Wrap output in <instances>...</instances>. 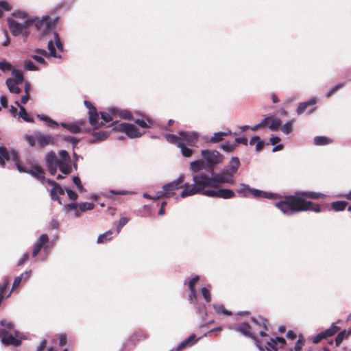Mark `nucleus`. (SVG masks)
Here are the masks:
<instances>
[{
	"label": "nucleus",
	"instance_id": "obj_61",
	"mask_svg": "<svg viewBox=\"0 0 351 351\" xmlns=\"http://www.w3.org/2000/svg\"><path fill=\"white\" fill-rule=\"evenodd\" d=\"M10 285V279L8 277L3 278L2 281L0 282V291L3 293L5 291L8 285Z\"/></svg>",
	"mask_w": 351,
	"mask_h": 351
},
{
	"label": "nucleus",
	"instance_id": "obj_31",
	"mask_svg": "<svg viewBox=\"0 0 351 351\" xmlns=\"http://www.w3.org/2000/svg\"><path fill=\"white\" fill-rule=\"evenodd\" d=\"M313 143L315 145L322 146L330 144L332 143V140L326 136H317L314 138Z\"/></svg>",
	"mask_w": 351,
	"mask_h": 351
},
{
	"label": "nucleus",
	"instance_id": "obj_27",
	"mask_svg": "<svg viewBox=\"0 0 351 351\" xmlns=\"http://www.w3.org/2000/svg\"><path fill=\"white\" fill-rule=\"evenodd\" d=\"M204 161L196 160L191 162L190 169L195 174L200 173L199 171L204 168Z\"/></svg>",
	"mask_w": 351,
	"mask_h": 351
},
{
	"label": "nucleus",
	"instance_id": "obj_9",
	"mask_svg": "<svg viewBox=\"0 0 351 351\" xmlns=\"http://www.w3.org/2000/svg\"><path fill=\"white\" fill-rule=\"evenodd\" d=\"M1 341L5 346H19L21 344L24 336L17 330H14V335L6 329H0Z\"/></svg>",
	"mask_w": 351,
	"mask_h": 351
},
{
	"label": "nucleus",
	"instance_id": "obj_10",
	"mask_svg": "<svg viewBox=\"0 0 351 351\" xmlns=\"http://www.w3.org/2000/svg\"><path fill=\"white\" fill-rule=\"evenodd\" d=\"M113 129L123 132L130 138H135L141 136L144 132H141L138 128L132 123L112 122L110 124Z\"/></svg>",
	"mask_w": 351,
	"mask_h": 351
},
{
	"label": "nucleus",
	"instance_id": "obj_33",
	"mask_svg": "<svg viewBox=\"0 0 351 351\" xmlns=\"http://www.w3.org/2000/svg\"><path fill=\"white\" fill-rule=\"evenodd\" d=\"M228 134H231V132L228 131L226 132H215L210 139V142L213 143H219L224 139V136Z\"/></svg>",
	"mask_w": 351,
	"mask_h": 351
},
{
	"label": "nucleus",
	"instance_id": "obj_15",
	"mask_svg": "<svg viewBox=\"0 0 351 351\" xmlns=\"http://www.w3.org/2000/svg\"><path fill=\"white\" fill-rule=\"evenodd\" d=\"M49 242V237L46 234H41L36 241L33 245L32 255L33 257H36L42 248H44L45 251L47 250V247L45 245Z\"/></svg>",
	"mask_w": 351,
	"mask_h": 351
},
{
	"label": "nucleus",
	"instance_id": "obj_21",
	"mask_svg": "<svg viewBox=\"0 0 351 351\" xmlns=\"http://www.w3.org/2000/svg\"><path fill=\"white\" fill-rule=\"evenodd\" d=\"M31 273V270L25 271V272L22 273L20 276L15 277L12 284V289L10 290V293L5 296V298H7L10 297L12 291L21 284L23 280H27L30 277Z\"/></svg>",
	"mask_w": 351,
	"mask_h": 351
},
{
	"label": "nucleus",
	"instance_id": "obj_3",
	"mask_svg": "<svg viewBox=\"0 0 351 351\" xmlns=\"http://www.w3.org/2000/svg\"><path fill=\"white\" fill-rule=\"evenodd\" d=\"M241 165L239 158L236 156L231 158L228 165L225 166L219 173H215L217 181H219L220 186L224 184L233 185L235 183L234 175L238 171Z\"/></svg>",
	"mask_w": 351,
	"mask_h": 351
},
{
	"label": "nucleus",
	"instance_id": "obj_16",
	"mask_svg": "<svg viewBox=\"0 0 351 351\" xmlns=\"http://www.w3.org/2000/svg\"><path fill=\"white\" fill-rule=\"evenodd\" d=\"M178 135L180 136V141L184 143V145L187 144L189 145L195 143L199 137L198 133L195 132L180 131Z\"/></svg>",
	"mask_w": 351,
	"mask_h": 351
},
{
	"label": "nucleus",
	"instance_id": "obj_47",
	"mask_svg": "<svg viewBox=\"0 0 351 351\" xmlns=\"http://www.w3.org/2000/svg\"><path fill=\"white\" fill-rule=\"evenodd\" d=\"M58 161L69 162L72 160L67 151L61 149L58 152Z\"/></svg>",
	"mask_w": 351,
	"mask_h": 351
},
{
	"label": "nucleus",
	"instance_id": "obj_28",
	"mask_svg": "<svg viewBox=\"0 0 351 351\" xmlns=\"http://www.w3.org/2000/svg\"><path fill=\"white\" fill-rule=\"evenodd\" d=\"M51 34L53 35V38H51L50 40L53 41L54 47H56L60 52H63L64 45L60 40L59 34L56 31H53Z\"/></svg>",
	"mask_w": 351,
	"mask_h": 351
},
{
	"label": "nucleus",
	"instance_id": "obj_62",
	"mask_svg": "<svg viewBox=\"0 0 351 351\" xmlns=\"http://www.w3.org/2000/svg\"><path fill=\"white\" fill-rule=\"evenodd\" d=\"M12 69V65L8 62L5 60H3L0 62V69L3 71H10Z\"/></svg>",
	"mask_w": 351,
	"mask_h": 351
},
{
	"label": "nucleus",
	"instance_id": "obj_25",
	"mask_svg": "<svg viewBox=\"0 0 351 351\" xmlns=\"http://www.w3.org/2000/svg\"><path fill=\"white\" fill-rule=\"evenodd\" d=\"M217 189V197L223 198L225 199L232 198L235 196V193L229 189Z\"/></svg>",
	"mask_w": 351,
	"mask_h": 351
},
{
	"label": "nucleus",
	"instance_id": "obj_45",
	"mask_svg": "<svg viewBox=\"0 0 351 351\" xmlns=\"http://www.w3.org/2000/svg\"><path fill=\"white\" fill-rule=\"evenodd\" d=\"M79 209L81 212L93 210L95 204L92 202H81L78 204Z\"/></svg>",
	"mask_w": 351,
	"mask_h": 351
},
{
	"label": "nucleus",
	"instance_id": "obj_22",
	"mask_svg": "<svg viewBox=\"0 0 351 351\" xmlns=\"http://www.w3.org/2000/svg\"><path fill=\"white\" fill-rule=\"evenodd\" d=\"M64 190L60 184H58L55 187H52L50 190V196L51 198L54 201H58L59 204H62L61 199L59 195H62L64 194Z\"/></svg>",
	"mask_w": 351,
	"mask_h": 351
},
{
	"label": "nucleus",
	"instance_id": "obj_34",
	"mask_svg": "<svg viewBox=\"0 0 351 351\" xmlns=\"http://www.w3.org/2000/svg\"><path fill=\"white\" fill-rule=\"evenodd\" d=\"M15 104L19 107V117H21L25 121L28 123L34 122V119L31 117L27 113L25 108L21 106H20L19 101H16Z\"/></svg>",
	"mask_w": 351,
	"mask_h": 351
},
{
	"label": "nucleus",
	"instance_id": "obj_52",
	"mask_svg": "<svg viewBox=\"0 0 351 351\" xmlns=\"http://www.w3.org/2000/svg\"><path fill=\"white\" fill-rule=\"evenodd\" d=\"M348 331L346 330H343L340 331L338 335H337L335 338V343L337 346L340 345L343 339L348 337L349 335H347Z\"/></svg>",
	"mask_w": 351,
	"mask_h": 351
},
{
	"label": "nucleus",
	"instance_id": "obj_60",
	"mask_svg": "<svg viewBox=\"0 0 351 351\" xmlns=\"http://www.w3.org/2000/svg\"><path fill=\"white\" fill-rule=\"evenodd\" d=\"M25 138L27 143L29 145V146L33 147L35 145L36 142H37L36 133L35 134V135L26 134Z\"/></svg>",
	"mask_w": 351,
	"mask_h": 351
},
{
	"label": "nucleus",
	"instance_id": "obj_36",
	"mask_svg": "<svg viewBox=\"0 0 351 351\" xmlns=\"http://www.w3.org/2000/svg\"><path fill=\"white\" fill-rule=\"evenodd\" d=\"M348 205L346 201H336L331 204L332 209L336 212L344 210Z\"/></svg>",
	"mask_w": 351,
	"mask_h": 351
},
{
	"label": "nucleus",
	"instance_id": "obj_24",
	"mask_svg": "<svg viewBox=\"0 0 351 351\" xmlns=\"http://www.w3.org/2000/svg\"><path fill=\"white\" fill-rule=\"evenodd\" d=\"M58 169L64 174L69 175L72 171V160L69 162L58 161Z\"/></svg>",
	"mask_w": 351,
	"mask_h": 351
},
{
	"label": "nucleus",
	"instance_id": "obj_49",
	"mask_svg": "<svg viewBox=\"0 0 351 351\" xmlns=\"http://www.w3.org/2000/svg\"><path fill=\"white\" fill-rule=\"evenodd\" d=\"M345 86L344 82H340L335 85V86L332 87L326 93V97H330L333 94H335L337 90H339L340 88H343Z\"/></svg>",
	"mask_w": 351,
	"mask_h": 351
},
{
	"label": "nucleus",
	"instance_id": "obj_50",
	"mask_svg": "<svg viewBox=\"0 0 351 351\" xmlns=\"http://www.w3.org/2000/svg\"><path fill=\"white\" fill-rule=\"evenodd\" d=\"M24 69L26 71H38V67L36 66L34 63L30 60H25L24 61Z\"/></svg>",
	"mask_w": 351,
	"mask_h": 351
},
{
	"label": "nucleus",
	"instance_id": "obj_42",
	"mask_svg": "<svg viewBox=\"0 0 351 351\" xmlns=\"http://www.w3.org/2000/svg\"><path fill=\"white\" fill-rule=\"evenodd\" d=\"M62 138L64 141L71 142L73 150L77 147L80 141L79 138L71 136H63Z\"/></svg>",
	"mask_w": 351,
	"mask_h": 351
},
{
	"label": "nucleus",
	"instance_id": "obj_17",
	"mask_svg": "<svg viewBox=\"0 0 351 351\" xmlns=\"http://www.w3.org/2000/svg\"><path fill=\"white\" fill-rule=\"evenodd\" d=\"M249 192L252 193L254 197L255 198H265L269 199H277L280 197V196L277 193H269L263 191L261 190L256 189L250 188Z\"/></svg>",
	"mask_w": 351,
	"mask_h": 351
},
{
	"label": "nucleus",
	"instance_id": "obj_38",
	"mask_svg": "<svg viewBox=\"0 0 351 351\" xmlns=\"http://www.w3.org/2000/svg\"><path fill=\"white\" fill-rule=\"evenodd\" d=\"M293 123L294 120H289L287 121L280 128V130L285 134H290L293 130Z\"/></svg>",
	"mask_w": 351,
	"mask_h": 351
},
{
	"label": "nucleus",
	"instance_id": "obj_53",
	"mask_svg": "<svg viewBox=\"0 0 351 351\" xmlns=\"http://www.w3.org/2000/svg\"><path fill=\"white\" fill-rule=\"evenodd\" d=\"M37 117L39 118L40 120L48 123V124L49 125H57V126L59 125V123L57 121L51 119L48 116L43 115V114H38Z\"/></svg>",
	"mask_w": 351,
	"mask_h": 351
},
{
	"label": "nucleus",
	"instance_id": "obj_43",
	"mask_svg": "<svg viewBox=\"0 0 351 351\" xmlns=\"http://www.w3.org/2000/svg\"><path fill=\"white\" fill-rule=\"evenodd\" d=\"M12 75L14 77V80L17 84H22L23 81V74L19 69H13L12 71Z\"/></svg>",
	"mask_w": 351,
	"mask_h": 351
},
{
	"label": "nucleus",
	"instance_id": "obj_13",
	"mask_svg": "<svg viewBox=\"0 0 351 351\" xmlns=\"http://www.w3.org/2000/svg\"><path fill=\"white\" fill-rule=\"evenodd\" d=\"M34 24L37 30L40 31L43 36L49 34L51 31L53 21L49 16H43L42 18H34Z\"/></svg>",
	"mask_w": 351,
	"mask_h": 351
},
{
	"label": "nucleus",
	"instance_id": "obj_59",
	"mask_svg": "<svg viewBox=\"0 0 351 351\" xmlns=\"http://www.w3.org/2000/svg\"><path fill=\"white\" fill-rule=\"evenodd\" d=\"M0 325L3 327L2 329H6L8 331H10L12 329L13 324L11 322L6 320V319H2L0 321Z\"/></svg>",
	"mask_w": 351,
	"mask_h": 351
},
{
	"label": "nucleus",
	"instance_id": "obj_32",
	"mask_svg": "<svg viewBox=\"0 0 351 351\" xmlns=\"http://www.w3.org/2000/svg\"><path fill=\"white\" fill-rule=\"evenodd\" d=\"M316 103V99L312 98L307 101L300 103L296 110L298 114L303 113L305 110L311 105H314Z\"/></svg>",
	"mask_w": 351,
	"mask_h": 351
},
{
	"label": "nucleus",
	"instance_id": "obj_40",
	"mask_svg": "<svg viewBox=\"0 0 351 351\" xmlns=\"http://www.w3.org/2000/svg\"><path fill=\"white\" fill-rule=\"evenodd\" d=\"M112 230H110L104 234H100L97 238V243H101L106 241H110L112 239Z\"/></svg>",
	"mask_w": 351,
	"mask_h": 351
},
{
	"label": "nucleus",
	"instance_id": "obj_29",
	"mask_svg": "<svg viewBox=\"0 0 351 351\" xmlns=\"http://www.w3.org/2000/svg\"><path fill=\"white\" fill-rule=\"evenodd\" d=\"M46 166L58 165V158L53 151H50L45 156Z\"/></svg>",
	"mask_w": 351,
	"mask_h": 351
},
{
	"label": "nucleus",
	"instance_id": "obj_46",
	"mask_svg": "<svg viewBox=\"0 0 351 351\" xmlns=\"http://www.w3.org/2000/svg\"><path fill=\"white\" fill-rule=\"evenodd\" d=\"M196 309V313L200 316L206 315V306L204 304H198L197 302L193 303Z\"/></svg>",
	"mask_w": 351,
	"mask_h": 351
},
{
	"label": "nucleus",
	"instance_id": "obj_41",
	"mask_svg": "<svg viewBox=\"0 0 351 351\" xmlns=\"http://www.w3.org/2000/svg\"><path fill=\"white\" fill-rule=\"evenodd\" d=\"M249 190H250V187L249 185H247L245 184H241L239 189H237V193L240 195H241L244 197H248V193Z\"/></svg>",
	"mask_w": 351,
	"mask_h": 351
},
{
	"label": "nucleus",
	"instance_id": "obj_48",
	"mask_svg": "<svg viewBox=\"0 0 351 351\" xmlns=\"http://www.w3.org/2000/svg\"><path fill=\"white\" fill-rule=\"evenodd\" d=\"M221 149L227 152H232L236 147V144L234 143H230V141H227L221 145Z\"/></svg>",
	"mask_w": 351,
	"mask_h": 351
},
{
	"label": "nucleus",
	"instance_id": "obj_12",
	"mask_svg": "<svg viewBox=\"0 0 351 351\" xmlns=\"http://www.w3.org/2000/svg\"><path fill=\"white\" fill-rule=\"evenodd\" d=\"M185 176L184 175H180V176L162 186V189L165 193L167 197H169L176 194V191L180 189L185 188L187 183L184 182Z\"/></svg>",
	"mask_w": 351,
	"mask_h": 351
},
{
	"label": "nucleus",
	"instance_id": "obj_4",
	"mask_svg": "<svg viewBox=\"0 0 351 351\" xmlns=\"http://www.w3.org/2000/svg\"><path fill=\"white\" fill-rule=\"evenodd\" d=\"M84 104L88 109V121L94 130L98 129L101 125H105L112 121L116 117L108 110V112H101V121L99 122V113L93 104L87 100L84 101Z\"/></svg>",
	"mask_w": 351,
	"mask_h": 351
},
{
	"label": "nucleus",
	"instance_id": "obj_7",
	"mask_svg": "<svg viewBox=\"0 0 351 351\" xmlns=\"http://www.w3.org/2000/svg\"><path fill=\"white\" fill-rule=\"evenodd\" d=\"M33 24L34 19L32 17L27 18L23 23L11 18L8 19V25L12 34L15 36L21 35L24 42L27 41L30 33L29 28Z\"/></svg>",
	"mask_w": 351,
	"mask_h": 351
},
{
	"label": "nucleus",
	"instance_id": "obj_1",
	"mask_svg": "<svg viewBox=\"0 0 351 351\" xmlns=\"http://www.w3.org/2000/svg\"><path fill=\"white\" fill-rule=\"evenodd\" d=\"M8 160L14 161L16 168L19 172L29 173L44 183L45 180V172L33 159H29L27 161V163L29 165V168L24 167L19 162V154L16 149L12 148L7 149L3 145H0V166L4 167L5 161Z\"/></svg>",
	"mask_w": 351,
	"mask_h": 351
},
{
	"label": "nucleus",
	"instance_id": "obj_55",
	"mask_svg": "<svg viewBox=\"0 0 351 351\" xmlns=\"http://www.w3.org/2000/svg\"><path fill=\"white\" fill-rule=\"evenodd\" d=\"M128 221L129 219L127 217H123L120 218L117 226L116 234H118L120 232L121 228L128 222Z\"/></svg>",
	"mask_w": 351,
	"mask_h": 351
},
{
	"label": "nucleus",
	"instance_id": "obj_19",
	"mask_svg": "<svg viewBox=\"0 0 351 351\" xmlns=\"http://www.w3.org/2000/svg\"><path fill=\"white\" fill-rule=\"evenodd\" d=\"M37 143L40 147H43L48 145H53L55 138L49 134L36 132Z\"/></svg>",
	"mask_w": 351,
	"mask_h": 351
},
{
	"label": "nucleus",
	"instance_id": "obj_44",
	"mask_svg": "<svg viewBox=\"0 0 351 351\" xmlns=\"http://www.w3.org/2000/svg\"><path fill=\"white\" fill-rule=\"evenodd\" d=\"M134 123L143 128H149L150 125L148 123L152 124V121L149 118H147L146 121L144 119H136L134 120Z\"/></svg>",
	"mask_w": 351,
	"mask_h": 351
},
{
	"label": "nucleus",
	"instance_id": "obj_54",
	"mask_svg": "<svg viewBox=\"0 0 351 351\" xmlns=\"http://www.w3.org/2000/svg\"><path fill=\"white\" fill-rule=\"evenodd\" d=\"M280 124L281 120L278 118H275L272 120L268 128L270 130L276 131L279 129Z\"/></svg>",
	"mask_w": 351,
	"mask_h": 351
},
{
	"label": "nucleus",
	"instance_id": "obj_57",
	"mask_svg": "<svg viewBox=\"0 0 351 351\" xmlns=\"http://www.w3.org/2000/svg\"><path fill=\"white\" fill-rule=\"evenodd\" d=\"M201 292L205 301L206 302H210L211 301V295L209 289L206 287H202L201 289Z\"/></svg>",
	"mask_w": 351,
	"mask_h": 351
},
{
	"label": "nucleus",
	"instance_id": "obj_11",
	"mask_svg": "<svg viewBox=\"0 0 351 351\" xmlns=\"http://www.w3.org/2000/svg\"><path fill=\"white\" fill-rule=\"evenodd\" d=\"M230 328L240 332L245 336L249 337L254 341L255 345L261 351L263 350V346H262L261 341L256 337L252 331V327L248 323L243 322L236 324L232 327H230Z\"/></svg>",
	"mask_w": 351,
	"mask_h": 351
},
{
	"label": "nucleus",
	"instance_id": "obj_30",
	"mask_svg": "<svg viewBox=\"0 0 351 351\" xmlns=\"http://www.w3.org/2000/svg\"><path fill=\"white\" fill-rule=\"evenodd\" d=\"M60 125L72 134H78L81 132L80 127L74 123L62 122Z\"/></svg>",
	"mask_w": 351,
	"mask_h": 351
},
{
	"label": "nucleus",
	"instance_id": "obj_23",
	"mask_svg": "<svg viewBox=\"0 0 351 351\" xmlns=\"http://www.w3.org/2000/svg\"><path fill=\"white\" fill-rule=\"evenodd\" d=\"M262 346H263V350H266L267 351H276L279 348H281L280 346H278L276 342L274 341V338H269L268 340H266L265 343L261 341Z\"/></svg>",
	"mask_w": 351,
	"mask_h": 351
},
{
	"label": "nucleus",
	"instance_id": "obj_18",
	"mask_svg": "<svg viewBox=\"0 0 351 351\" xmlns=\"http://www.w3.org/2000/svg\"><path fill=\"white\" fill-rule=\"evenodd\" d=\"M251 320L252 324L257 328H262V330L259 331V335L262 337H267V334L265 332V330H267V320L265 318L261 317H258V318L252 317H251Z\"/></svg>",
	"mask_w": 351,
	"mask_h": 351
},
{
	"label": "nucleus",
	"instance_id": "obj_35",
	"mask_svg": "<svg viewBox=\"0 0 351 351\" xmlns=\"http://www.w3.org/2000/svg\"><path fill=\"white\" fill-rule=\"evenodd\" d=\"M339 330L340 328L336 326L335 323H333L329 328L322 331V335H324V338L326 339L333 336L335 334L339 332Z\"/></svg>",
	"mask_w": 351,
	"mask_h": 351
},
{
	"label": "nucleus",
	"instance_id": "obj_14",
	"mask_svg": "<svg viewBox=\"0 0 351 351\" xmlns=\"http://www.w3.org/2000/svg\"><path fill=\"white\" fill-rule=\"evenodd\" d=\"M47 48L49 50V52H47L45 49H39V48H35L34 49V51L40 56H42L43 57L49 58V57H53L56 58L61 59L62 57L60 54L58 53L56 51V49H55L53 46V41L52 40H49L47 42Z\"/></svg>",
	"mask_w": 351,
	"mask_h": 351
},
{
	"label": "nucleus",
	"instance_id": "obj_56",
	"mask_svg": "<svg viewBox=\"0 0 351 351\" xmlns=\"http://www.w3.org/2000/svg\"><path fill=\"white\" fill-rule=\"evenodd\" d=\"M73 182L81 193L86 191V189L82 184L81 180L78 176L73 177Z\"/></svg>",
	"mask_w": 351,
	"mask_h": 351
},
{
	"label": "nucleus",
	"instance_id": "obj_20",
	"mask_svg": "<svg viewBox=\"0 0 351 351\" xmlns=\"http://www.w3.org/2000/svg\"><path fill=\"white\" fill-rule=\"evenodd\" d=\"M110 113L116 118L119 117L123 119L132 120L133 119L132 113L128 110H121L116 107L109 108Z\"/></svg>",
	"mask_w": 351,
	"mask_h": 351
},
{
	"label": "nucleus",
	"instance_id": "obj_39",
	"mask_svg": "<svg viewBox=\"0 0 351 351\" xmlns=\"http://www.w3.org/2000/svg\"><path fill=\"white\" fill-rule=\"evenodd\" d=\"M213 307L216 313L219 314H223L225 315H231L232 312L224 308L223 304H213Z\"/></svg>",
	"mask_w": 351,
	"mask_h": 351
},
{
	"label": "nucleus",
	"instance_id": "obj_6",
	"mask_svg": "<svg viewBox=\"0 0 351 351\" xmlns=\"http://www.w3.org/2000/svg\"><path fill=\"white\" fill-rule=\"evenodd\" d=\"M312 210L315 213H319L322 212L320 206L318 204L313 203L311 201L300 200L298 198L293 199L291 202V205L289 206V209L282 211L286 215L290 216L295 213Z\"/></svg>",
	"mask_w": 351,
	"mask_h": 351
},
{
	"label": "nucleus",
	"instance_id": "obj_26",
	"mask_svg": "<svg viewBox=\"0 0 351 351\" xmlns=\"http://www.w3.org/2000/svg\"><path fill=\"white\" fill-rule=\"evenodd\" d=\"M92 135L93 136V139L90 140L91 143H96L104 141L109 136V132L106 131H95L92 133Z\"/></svg>",
	"mask_w": 351,
	"mask_h": 351
},
{
	"label": "nucleus",
	"instance_id": "obj_2",
	"mask_svg": "<svg viewBox=\"0 0 351 351\" xmlns=\"http://www.w3.org/2000/svg\"><path fill=\"white\" fill-rule=\"evenodd\" d=\"M208 175L204 173L193 175V184L187 183L184 189L181 192L180 196L186 197L202 192L206 187L218 188L220 187L219 181L215 180V173H208Z\"/></svg>",
	"mask_w": 351,
	"mask_h": 351
},
{
	"label": "nucleus",
	"instance_id": "obj_58",
	"mask_svg": "<svg viewBox=\"0 0 351 351\" xmlns=\"http://www.w3.org/2000/svg\"><path fill=\"white\" fill-rule=\"evenodd\" d=\"M202 194L210 197H217V189H207L202 191Z\"/></svg>",
	"mask_w": 351,
	"mask_h": 351
},
{
	"label": "nucleus",
	"instance_id": "obj_37",
	"mask_svg": "<svg viewBox=\"0 0 351 351\" xmlns=\"http://www.w3.org/2000/svg\"><path fill=\"white\" fill-rule=\"evenodd\" d=\"M177 146L180 148L181 154L183 156L189 158L192 156L193 149L185 146L184 143L178 142Z\"/></svg>",
	"mask_w": 351,
	"mask_h": 351
},
{
	"label": "nucleus",
	"instance_id": "obj_8",
	"mask_svg": "<svg viewBox=\"0 0 351 351\" xmlns=\"http://www.w3.org/2000/svg\"><path fill=\"white\" fill-rule=\"evenodd\" d=\"M201 154L206 162L208 173H215V166L221 163L224 159V156L217 150L202 149Z\"/></svg>",
	"mask_w": 351,
	"mask_h": 351
},
{
	"label": "nucleus",
	"instance_id": "obj_64",
	"mask_svg": "<svg viewBox=\"0 0 351 351\" xmlns=\"http://www.w3.org/2000/svg\"><path fill=\"white\" fill-rule=\"evenodd\" d=\"M31 58L41 64H43L45 66L47 65V62L44 59L45 57H43L42 56L34 54L32 55Z\"/></svg>",
	"mask_w": 351,
	"mask_h": 351
},
{
	"label": "nucleus",
	"instance_id": "obj_5",
	"mask_svg": "<svg viewBox=\"0 0 351 351\" xmlns=\"http://www.w3.org/2000/svg\"><path fill=\"white\" fill-rule=\"evenodd\" d=\"M326 195L322 193H317L313 191H300L296 192L295 195L286 197L284 200H280L276 203L275 206L282 211L289 209V206L291 205V202L293 199L298 198L300 200H306V199H317L319 198H325Z\"/></svg>",
	"mask_w": 351,
	"mask_h": 351
},
{
	"label": "nucleus",
	"instance_id": "obj_63",
	"mask_svg": "<svg viewBox=\"0 0 351 351\" xmlns=\"http://www.w3.org/2000/svg\"><path fill=\"white\" fill-rule=\"evenodd\" d=\"M189 291L190 294L189 295V300L191 304L195 303L197 302V291L194 288L189 289Z\"/></svg>",
	"mask_w": 351,
	"mask_h": 351
},
{
	"label": "nucleus",
	"instance_id": "obj_51",
	"mask_svg": "<svg viewBox=\"0 0 351 351\" xmlns=\"http://www.w3.org/2000/svg\"><path fill=\"white\" fill-rule=\"evenodd\" d=\"M165 137L167 141H168L170 143H177V145H178V142H181L179 135L177 136L176 134H166L165 135Z\"/></svg>",
	"mask_w": 351,
	"mask_h": 351
}]
</instances>
